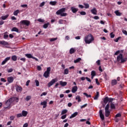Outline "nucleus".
<instances>
[{
  "label": "nucleus",
  "instance_id": "obj_4",
  "mask_svg": "<svg viewBox=\"0 0 127 127\" xmlns=\"http://www.w3.org/2000/svg\"><path fill=\"white\" fill-rule=\"evenodd\" d=\"M15 100H17V102H18V98L17 97H11L9 99L7 100L5 103L6 106H10L11 103L14 102Z\"/></svg>",
  "mask_w": 127,
  "mask_h": 127
},
{
  "label": "nucleus",
  "instance_id": "obj_9",
  "mask_svg": "<svg viewBox=\"0 0 127 127\" xmlns=\"http://www.w3.org/2000/svg\"><path fill=\"white\" fill-rule=\"evenodd\" d=\"M99 117L102 121H104L105 120V116H104V114H103V110H100L99 111Z\"/></svg>",
  "mask_w": 127,
  "mask_h": 127
},
{
  "label": "nucleus",
  "instance_id": "obj_31",
  "mask_svg": "<svg viewBox=\"0 0 127 127\" xmlns=\"http://www.w3.org/2000/svg\"><path fill=\"white\" fill-rule=\"evenodd\" d=\"M99 95H100V93L98 91H97L96 95H95V97L94 98V100H98Z\"/></svg>",
  "mask_w": 127,
  "mask_h": 127
},
{
  "label": "nucleus",
  "instance_id": "obj_35",
  "mask_svg": "<svg viewBox=\"0 0 127 127\" xmlns=\"http://www.w3.org/2000/svg\"><path fill=\"white\" fill-rule=\"evenodd\" d=\"M83 4L85 8H89L90 7V5H89V4L87 3H84Z\"/></svg>",
  "mask_w": 127,
  "mask_h": 127
},
{
  "label": "nucleus",
  "instance_id": "obj_2",
  "mask_svg": "<svg viewBox=\"0 0 127 127\" xmlns=\"http://www.w3.org/2000/svg\"><path fill=\"white\" fill-rule=\"evenodd\" d=\"M117 62H120L121 64L125 63L127 62V58H124V57H123L122 54H120L117 57Z\"/></svg>",
  "mask_w": 127,
  "mask_h": 127
},
{
  "label": "nucleus",
  "instance_id": "obj_55",
  "mask_svg": "<svg viewBox=\"0 0 127 127\" xmlns=\"http://www.w3.org/2000/svg\"><path fill=\"white\" fill-rule=\"evenodd\" d=\"M122 32L123 33H124V34H125V35H127V31L126 30H122Z\"/></svg>",
  "mask_w": 127,
  "mask_h": 127
},
{
  "label": "nucleus",
  "instance_id": "obj_28",
  "mask_svg": "<svg viewBox=\"0 0 127 127\" xmlns=\"http://www.w3.org/2000/svg\"><path fill=\"white\" fill-rule=\"evenodd\" d=\"M25 56L29 59L33 58V56H32V55H31V54H26L25 55Z\"/></svg>",
  "mask_w": 127,
  "mask_h": 127
},
{
  "label": "nucleus",
  "instance_id": "obj_19",
  "mask_svg": "<svg viewBox=\"0 0 127 127\" xmlns=\"http://www.w3.org/2000/svg\"><path fill=\"white\" fill-rule=\"evenodd\" d=\"M90 11L93 14L97 15V9L96 8L94 7Z\"/></svg>",
  "mask_w": 127,
  "mask_h": 127
},
{
  "label": "nucleus",
  "instance_id": "obj_21",
  "mask_svg": "<svg viewBox=\"0 0 127 127\" xmlns=\"http://www.w3.org/2000/svg\"><path fill=\"white\" fill-rule=\"evenodd\" d=\"M110 103V108L111 110H115V109H116V105L115 104H114V103H113V102Z\"/></svg>",
  "mask_w": 127,
  "mask_h": 127
},
{
  "label": "nucleus",
  "instance_id": "obj_12",
  "mask_svg": "<svg viewBox=\"0 0 127 127\" xmlns=\"http://www.w3.org/2000/svg\"><path fill=\"white\" fill-rule=\"evenodd\" d=\"M10 60V57L6 58L4 61H3L1 63V65H4L6 62L8 61V60Z\"/></svg>",
  "mask_w": 127,
  "mask_h": 127
},
{
  "label": "nucleus",
  "instance_id": "obj_30",
  "mask_svg": "<svg viewBox=\"0 0 127 127\" xmlns=\"http://www.w3.org/2000/svg\"><path fill=\"white\" fill-rule=\"evenodd\" d=\"M50 4H51V5H56V4H57V1H51L50 2Z\"/></svg>",
  "mask_w": 127,
  "mask_h": 127
},
{
  "label": "nucleus",
  "instance_id": "obj_8",
  "mask_svg": "<svg viewBox=\"0 0 127 127\" xmlns=\"http://www.w3.org/2000/svg\"><path fill=\"white\" fill-rule=\"evenodd\" d=\"M58 81V79L57 78H54L50 82L48 83V88H50L51 86H53V85H54L56 82Z\"/></svg>",
  "mask_w": 127,
  "mask_h": 127
},
{
  "label": "nucleus",
  "instance_id": "obj_11",
  "mask_svg": "<svg viewBox=\"0 0 127 127\" xmlns=\"http://www.w3.org/2000/svg\"><path fill=\"white\" fill-rule=\"evenodd\" d=\"M7 80L8 83H12V82H13L14 78H13V77L12 76H9L7 77Z\"/></svg>",
  "mask_w": 127,
  "mask_h": 127
},
{
  "label": "nucleus",
  "instance_id": "obj_13",
  "mask_svg": "<svg viewBox=\"0 0 127 127\" xmlns=\"http://www.w3.org/2000/svg\"><path fill=\"white\" fill-rule=\"evenodd\" d=\"M41 105L43 106V109H45L46 107H47V101H43L41 103Z\"/></svg>",
  "mask_w": 127,
  "mask_h": 127
},
{
  "label": "nucleus",
  "instance_id": "obj_48",
  "mask_svg": "<svg viewBox=\"0 0 127 127\" xmlns=\"http://www.w3.org/2000/svg\"><path fill=\"white\" fill-rule=\"evenodd\" d=\"M56 40H57V38H51L50 40V41H51V42H53V41H55Z\"/></svg>",
  "mask_w": 127,
  "mask_h": 127
},
{
  "label": "nucleus",
  "instance_id": "obj_33",
  "mask_svg": "<svg viewBox=\"0 0 127 127\" xmlns=\"http://www.w3.org/2000/svg\"><path fill=\"white\" fill-rule=\"evenodd\" d=\"M81 60H82V59H81V58H78V59L74 61V63H79V62H80Z\"/></svg>",
  "mask_w": 127,
  "mask_h": 127
},
{
  "label": "nucleus",
  "instance_id": "obj_7",
  "mask_svg": "<svg viewBox=\"0 0 127 127\" xmlns=\"http://www.w3.org/2000/svg\"><path fill=\"white\" fill-rule=\"evenodd\" d=\"M114 101V98H109V97L107 96L103 99V102L105 105H107L108 104V102L109 103H112Z\"/></svg>",
  "mask_w": 127,
  "mask_h": 127
},
{
  "label": "nucleus",
  "instance_id": "obj_37",
  "mask_svg": "<svg viewBox=\"0 0 127 127\" xmlns=\"http://www.w3.org/2000/svg\"><path fill=\"white\" fill-rule=\"evenodd\" d=\"M50 24V23L49 22H48L45 24L43 25V27L44 28H47V27H48V26Z\"/></svg>",
  "mask_w": 127,
  "mask_h": 127
},
{
  "label": "nucleus",
  "instance_id": "obj_59",
  "mask_svg": "<svg viewBox=\"0 0 127 127\" xmlns=\"http://www.w3.org/2000/svg\"><path fill=\"white\" fill-rule=\"evenodd\" d=\"M21 117H22V114L21 113L17 115V118H21Z\"/></svg>",
  "mask_w": 127,
  "mask_h": 127
},
{
  "label": "nucleus",
  "instance_id": "obj_61",
  "mask_svg": "<svg viewBox=\"0 0 127 127\" xmlns=\"http://www.w3.org/2000/svg\"><path fill=\"white\" fill-rule=\"evenodd\" d=\"M103 76H104V79H105V80H107L108 79V77H107V73H104V74Z\"/></svg>",
  "mask_w": 127,
  "mask_h": 127
},
{
  "label": "nucleus",
  "instance_id": "obj_22",
  "mask_svg": "<svg viewBox=\"0 0 127 127\" xmlns=\"http://www.w3.org/2000/svg\"><path fill=\"white\" fill-rule=\"evenodd\" d=\"M60 84L61 86H62L63 87H65V86H66V85H67V82H66V81L63 82L62 81H60Z\"/></svg>",
  "mask_w": 127,
  "mask_h": 127
},
{
  "label": "nucleus",
  "instance_id": "obj_5",
  "mask_svg": "<svg viewBox=\"0 0 127 127\" xmlns=\"http://www.w3.org/2000/svg\"><path fill=\"white\" fill-rule=\"evenodd\" d=\"M20 25H26V26H29L30 25V21L28 20H22L20 22Z\"/></svg>",
  "mask_w": 127,
  "mask_h": 127
},
{
  "label": "nucleus",
  "instance_id": "obj_51",
  "mask_svg": "<svg viewBox=\"0 0 127 127\" xmlns=\"http://www.w3.org/2000/svg\"><path fill=\"white\" fill-rule=\"evenodd\" d=\"M96 64H97V65H98V66H99V65H101V60H98L96 62Z\"/></svg>",
  "mask_w": 127,
  "mask_h": 127
},
{
  "label": "nucleus",
  "instance_id": "obj_1",
  "mask_svg": "<svg viewBox=\"0 0 127 127\" xmlns=\"http://www.w3.org/2000/svg\"><path fill=\"white\" fill-rule=\"evenodd\" d=\"M94 40V37H93L91 34H89L88 35L86 36L84 39L86 44H90V43H92Z\"/></svg>",
  "mask_w": 127,
  "mask_h": 127
},
{
  "label": "nucleus",
  "instance_id": "obj_57",
  "mask_svg": "<svg viewBox=\"0 0 127 127\" xmlns=\"http://www.w3.org/2000/svg\"><path fill=\"white\" fill-rule=\"evenodd\" d=\"M38 21H39V22H44L45 20H44V19L40 18V19H38Z\"/></svg>",
  "mask_w": 127,
  "mask_h": 127
},
{
  "label": "nucleus",
  "instance_id": "obj_54",
  "mask_svg": "<svg viewBox=\"0 0 127 127\" xmlns=\"http://www.w3.org/2000/svg\"><path fill=\"white\" fill-rule=\"evenodd\" d=\"M80 13L81 15H86V12L85 11H81Z\"/></svg>",
  "mask_w": 127,
  "mask_h": 127
},
{
  "label": "nucleus",
  "instance_id": "obj_52",
  "mask_svg": "<svg viewBox=\"0 0 127 127\" xmlns=\"http://www.w3.org/2000/svg\"><path fill=\"white\" fill-rule=\"evenodd\" d=\"M120 53H121V51L118 50L117 52H116V53L114 54V55H118L120 54Z\"/></svg>",
  "mask_w": 127,
  "mask_h": 127
},
{
  "label": "nucleus",
  "instance_id": "obj_53",
  "mask_svg": "<svg viewBox=\"0 0 127 127\" xmlns=\"http://www.w3.org/2000/svg\"><path fill=\"white\" fill-rule=\"evenodd\" d=\"M95 81H96V83L97 84V85H98L99 86L100 85V82H99V80L98 79V78H96Z\"/></svg>",
  "mask_w": 127,
  "mask_h": 127
},
{
  "label": "nucleus",
  "instance_id": "obj_23",
  "mask_svg": "<svg viewBox=\"0 0 127 127\" xmlns=\"http://www.w3.org/2000/svg\"><path fill=\"white\" fill-rule=\"evenodd\" d=\"M27 114H28L27 111H25L24 110L22 111V116L23 117H26V116H27Z\"/></svg>",
  "mask_w": 127,
  "mask_h": 127
},
{
  "label": "nucleus",
  "instance_id": "obj_58",
  "mask_svg": "<svg viewBox=\"0 0 127 127\" xmlns=\"http://www.w3.org/2000/svg\"><path fill=\"white\" fill-rule=\"evenodd\" d=\"M20 60H21V61H23L24 62H25V61H26V59H25V58H22L20 59Z\"/></svg>",
  "mask_w": 127,
  "mask_h": 127
},
{
  "label": "nucleus",
  "instance_id": "obj_14",
  "mask_svg": "<svg viewBox=\"0 0 127 127\" xmlns=\"http://www.w3.org/2000/svg\"><path fill=\"white\" fill-rule=\"evenodd\" d=\"M8 16H9V14H6L5 16H1L0 17V19H2V20H5V19H7Z\"/></svg>",
  "mask_w": 127,
  "mask_h": 127
},
{
  "label": "nucleus",
  "instance_id": "obj_47",
  "mask_svg": "<svg viewBox=\"0 0 127 127\" xmlns=\"http://www.w3.org/2000/svg\"><path fill=\"white\" fill-rule=\"evenodd\" d=\"M121 38H122V37H119L118 38L115 39L114 40V41H115V42H119V40H120V39H121Z\"/></svg>",
  "mask_w": 127,
  "mask_h": 127
},
{
  "label": "nucleus",
  "instance_id": "obj_20",
  "mask_svg": "<svg viewBox=\"0 0 127 127\" xmlns=\"http://www.w3.org/2000/svg\"><path fill=\"white\" fill-rule=\"evenodd\" d=\"M16 90L17 92H22V87L21 86H17L16 87Z\"/></svg>",
  "mask_w": 127,
  "mask_h": 127
},
{
  "label": "nucleus",
  "instance_id": "obj_62",
  "mask_svg": "<svg viewBox=\"0 0 127 127\" xmlns=\"http://www.w3.org/2000/svg\"><path fill=\"white\" fill-rule=\"evenodd\" d=\"M12 71H13V69H12V68H10L7 70L8 73H11V72H12Z\"/></svg>",
  "mask_w": 127,
  "mask_h": 127
},
{
  "label": "nucleus",
  "instance_id": "obj_44",
  "mask_svg": "<svg viewBox=\"0 0 127 127\" xmlns=\"http://www.w3.org/2000/svg\"><path fill=\"white\" fill-rule=\"evenodd\" d=\"M83 95H85L87 98H91L92 97L91 95H88L87 93L85 92L83 93Z\"/></svg>",
  "mask_w": 127,
  "mask_h": 127
},
{
  "label": "nucleus",
  "instance_id": "obj_40",
  "mask_svg": "<svg viewBox=\"0 0 127 127\" xmlns=\"http://www.w3.org/2000/svg\"><path fill=\"white\" fill-rule=\"evenodd\" d=\"M8 38V35H7V32L4 33L3 38H4V39H6V38Z\"/></svg>",
  "mask_w": 127,
  "mask_h": 127
},
{
  "label": "nucleus",
  "instance_id": "obj_26",
  "mask_svg": "<svg viewBox=\"0 0 127 127\" xmlns=\"http://www.w3.org/2000/svg\"><path fill=\"white\" fill-rule=\"evenodd\" d=\"M75 52H76V50L73 48H71L69 50V53L70 54H73V53H75Z\"/></svg>",
  "mask_w": 127,
  "mask_h": 127
},
{
  "label": "nucleus",
  "instance_id": "obj_32",
  "mask_svg": "<svg viewBox=\"0 0 127 127\" xmlns=\"http://www.w3.org/2000/svg\"><path fill=\"white\" fill-rule=\"evenodd\" d=\"M11 59L13 61H16L17 60V57L15 55L12 56L11 57Z\"/></svg>",
  "mask_w": 127,
  "mask_h": 127
},
{
  "label": "nucleus",
  "instance_id": "obj_41",
  "mask_svg": "<svg viewBox=\"0 0 127 127\" xmlns=\"http://www.w3.org/2000/svg\"><path fill=\"white\" fill-rule=\"evenodd\" d=\"M109 109H110V104H107L106 106L105 107V111H109Z\"/></svg>",
  "mask_w": 127,
  "mask_h": 127
},
{
  "label": "nucleus",
  "instance_id": "obj_63",
  "mask_svg": "<svg viewBox=\"0 0 127 127\" xmlns=\"http://www.w3.org/2000/svg\"><path fill=\"white\" fill-rule=\"evenodd\" d=\"M44 4H45V2H42V3H41V4H40V6H44Z\"/></svg>",
  "mask_w": 127,
  "mask_h": 127
},
{
  "label": "nucleus",
  "instance_id": "obj_3",
  "mask_svg": "<svg viewBox=\"0 0 127 127\" xmlns=\"http://www.w3.org/2000/svg\"><path fill=\"white\" fill-rule=\"evenodd\" d=\"M65 10L66 8H62L58 10L56 13L57 15H61V16H66V15H67L66 13H63L65 12Z\"/></svg>",
  "mask_w": 127,
  "mask_h": 127
},
{
  "label": "nucleus",
  "instance_id": "obj_34",
  "mask_svg": "<svg viewBox=\"0 0 127 127\" xmlns=\"http://www.w3.org/2000/svg\"><path fill=\"white\" fill-rule=\"evenodd\" d=\"M64 75H67L69 74V69H68V68L64 69Z\"/></svg>",
  "mask_w": 127,
  "mask_h": 127
},
{
  "label": "nucleus",
  "instance_id": "obj_18",
  "mask_svg": "<svg viewBox=\"0 0 127 127\" xmlns=\"http://www.w3.org/2000/svg\"><path fill=\"white\" fill-rule=\"evenodd\" d=\"M110 115H111V111L110 110H105V117L109 118Z\"/></svg>",
  "mask_w": 127,
  "mask_h": 127
},
{
  "label": "nucleus",
  "instance_id": "obj_50",
  "mask_svg": "<svg viewBox=\"0 0 127 127\" xmlns=\"http://www.w3.org/2000/svg\"><path fill=\"white\" fill-rule=\"evenodd\" d=\"M87 106H88V104H85L81 106L80 108L81 109H84V108H86V107H87Z\"/></svg>",
  "mask_w": 127,
  "mask_h": 127
},
{
  "label": "nucleus",
  "instance_id": "obj_49",
  "mask_svg": "<svg viewBox=\"0 0 127 127\" xmlns=\"http://www.w3.org/2000/svg\"><path fill=\"white\" fill-rule=\"evenodd\" d=\"M66 118H67V115H63V116L61 117L62 120H65V119Z\"/></svg>",
  "mask_w": 127,
  "mask_h": 127
},
{
  "label": "nucleus",
  "instance_id": "obj_56",
  "mask_svg": "<svg viewBox=\"0 0 127 127\" xmlns=\"http://www.w3.org/2000/svg\"><path fill=\"white\" fill-rule=\"evenodd\" d=\"M110 37L111 38H114L115 37V34H114L113 33H111Z\"/></svg>",
  "mask_w": 127,
  "mask_h": 127
},
{
  "label": "nucleus",
  "instance_id": "obj_24",
  "mask_svg": "<svg viewBox=\"0 0 127 127\" xmlns=\"http://www.w3.org/2000/svg\"><path fill=\"white\" fill-rule=\"evenodd\" d=\"M77 115L78 112H75L70 116L69 119H73V118H75V117H76Z\"/></svg>",
  "mask_w": 127,
  "mask_h": 127
},
{
  "label": "nucleus",
  "instance_id": "obj_17",
  "mask_svg": "<svg viewBox=\"0 0 127 127\" xmlns=\"http://www.w3.org/2000/svg\"><path fill=\"white\" fill-rule=\"evenodd\" d=\"M0 44L5 46V45H8V43L5 41H0Z\"/></svg>",
  "mask_w": 127,
  "mask_h": 127
},
{
  "label": "nucleus",
  "instance_id": "obj_42",
  "mask_svg": "<svg viewBox=\"0 0 127 127\" xmlns=\"http://www.w3.org/2000/svg\"><path fill=\"white\" fill-rule=\"evenodd\" d=\"M67 110L64 109L62 111L61 115H65V114H67Z\"/></svg>",
  "mask_w": 127,
  "mask_h": 127
},
{
  "label": "nucleus",
  "instance_id": "obj_10",
  "mask_svg": "<svg viewBox=\"0 0 127 127\" xmlns=\"http://www.w3.org/2000/svg\"><path fill=\"white\" fill-rule=\"evenodd\" d=\"M70 10H71V11H72V12H73V13H76V12H77L78 11V10H79V9L75 8L74 6H72V7H71Z\"/></svg>",
  "mask_w": 127,
  "mask_h": 127
},
{
  "label": "nucleus",
  "instance_id": "obj_60",
  "mask_svg": "<svg viewBox=\"0 0 127 127\" xmlns=\"http://www.w3.org/2000/svg\"><path fill=\"white\" fill-rule=\"evenodd\" d=\"M46 95H47V92H43L41 94V97H42V96H46Z\"/></svg>",
  "mask_w": 127,
  "mask_h": 127
},
{
  "label": "nucleus",
  "instance_id": "obj_27",
  "mask_svg": "<svg viewBox=\"0 0 127 127\" xmlns=\"http://www.w3.org/2000/svg\"><path fill=\"white\" fill-rule=\"evenodd\" d=\"M115 13L117 16H121V15H122V13L119 11V10L115 11Z\"/></svg>",
  "mask_w": 127,
  "mask_h": 127
},
{
  "label": "nucleus",
  "instance_id": "obj_6",
  "mask_svg": "<svg viewBox=\"0 0 127 127\" xmlns=\"http://www.w3.org/2000/svg\"><path fill=\"white\" fill-rule=\"evenodd\" d=\"M50 71H51V67H47V70L44 73L43 76L45 78H48L50 76Z\"/></svg>",
  "mask_w": 127,
  "mask_h": 127
},
{
  "label": "nucleus",
  "instance_id": "obj_46",
  "mask_svg": "<svg viewBox=\"0 0 127 127\" xmlns=\"http://www.w3.org/2000/svg\"><path fill=\"white\" fill-rule=\"evenodd\" d=\"M36 87H39V81L38 80H35Z\"/></svg>",
  "mask_w": 127,
  "mask_h": 127
},
{
  "label": "nucleus",
  "instance_id": "obj_15",
  "mask_svg": "<svg viewBox=\"0 0 127 127\" xmlns=\"http://www.w3.org/2000/svg\"><path fill=\"white\" fill-rule=\"evenodd\" d=\"M77 90H78V87H77V86H75L72 87L71 92L72 93H76V92H77Z\"/></svg>",
  "mask_w": 127,
  "mask_h": 127
},
{
  "label": "nucleus",
  "instance_id": "obj_45",
  "mask_svg": "<svg viewBox=\"0 0 127 127\" xmlns=\"http://www.w3.org/2000/svg\"><path fill=\"white\" fill-rule=\"evenodd\" d=\"M91 76H95L96 75V71H95V70H92L91 71Z\"/></svg>",
  "mask_w": 127,
  "mask_h": 127
},
{
  "label": "nucleus",
  "instance_id": "obj_38",
  "mask_svg": "<svg viewBox=\"0 0 127 127\" xmlns=\"http://www.w3.org/2000/svg\"><path fill=\"white\" fill-rule=\"evenodd\" d=\"M18 13H19V10H18V9L16 10L15 11H14L13 12V14H14V15L17 16V14H18Z\"/></svg>",
  "mask_w": 127,
  "mask_h": 127
},
{
  "label": "nucleus",
  "instance_id": "obj_36",
  "mask_svg": "<svg viewBox=\"0 0 127 127\" xmlns=\"http://www.w3.org/2000/svg\"><path fill=\"white\" fill-rule=\"evenodd\" d=\"M121 117H122V113H119L116 115L115 118L117 119V118H121Z\"/></svg>",
  "mask_w": 127,
  "mask_h": 127
},
{
  "label": "nucleus",
  "instance_id": "obj_64",
  "mask_svg": "<svg viewBox=\"0 0 127 127\" xmlns=\"http://www.w3.org/2000/svg\"><path fill=\"white\" fill-rule=\"evenodd\" d=\"M14 120V116H12L10 117V121H13Z\"/></svg>",
  "mask_w": 127,
  "mask_h": 127
},
{
  "label": "nucleus",
  "instance_id": "obj_25",
  "mask_svg": "<svg viewBox=\"0 0 127 127\" xmlns=\"http://www.w3.org/2000/svg\"><path fill=\"white\" fill-rule=\"evenodd\" d=\"M66 20H63V19H60L59 21V23H60V24H65L66 23Z\"/></svg>",
  "mask_w": 127,
  "mask_h": 127
},
{
  "label": "nucleus",
  "instance_id": "obj_39",
  "mask_svg": "<svg viewBox=\"0 0 127 127\" xmlns=\"http://www.w3.org/2000/svg\"><path fill=\"white\" fill-rule=\"evenodd\" d=\"M11 31H15V32H18V29L16 27H13L11 29Z\"/></svg>",
  "mask_w": 127,
  "mask_h": 127
},
{
  "label": "nucleus",
  "instance_id": "obj_29",
  "mask_svg": "<svg viewBox=\"0 0 127 127\" xmlns=\"http://www.w3.org/2000/svg\"><path fill=\"white\" fill-rule=\"evenodd\" d=\"M75 100H77L78 103H80V102H81V101H82V100H81V97L79 95L76 96V97L75 98Z\"/></svg>",
  "mask_w": 127,
  "mask_h": 127
},
{
  "label": "nucleus",
  "instance_id": "obj_43",
  "mask_svg": "<svg viewBox=\"0 0 127 127\" xmlns=\"http://www.w3.org/2000/svg\"><path fill=\"white\" fill-rule=\"evenodd\" d=\"M31 96H27L25 98L26 101H27V102H28V101H29V100H31Z\"/></svg>",
  "mask_w": 127,
  "mask_h": 127
},
{
  "label": "nucleus",
  "instance_id": "obj_16",
  "mask_svg": "<svg viewBox=\"0 0 127 127\" xmlns=\"http://www.w3.org/2000/svg\"><path fill=\"white\" fill-rule=\"evenodd\" d=\"M118 84V81H117V79H113L111 81V85L112 86H116Z\"/></svg>",
  "mask_w": 127,
  "mask_h": 127
}]
</instances>
